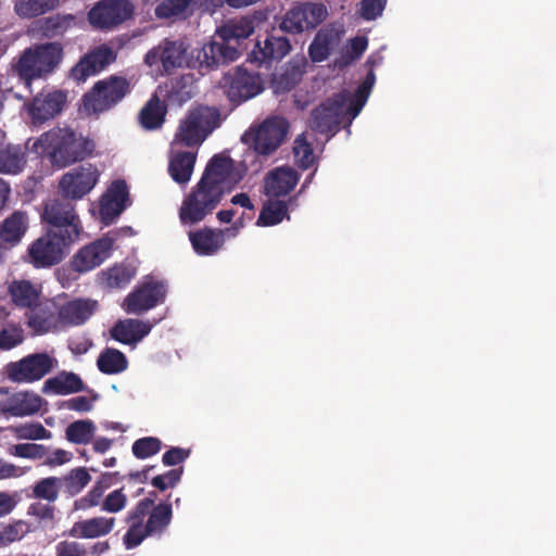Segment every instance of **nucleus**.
I'll return each mask as SVG.
<instances>
[{"mask_svg": "<svg viewBox=\"0 0 556 556\" xmlns=\"http://www.w3.org/2000/svg\"><path fill=\"white\" fill-rule=\"evenodd\" d=\"M56 361L46 352L26 355L5 366L9 380L16 383H31L42 379L54 367Z\"/></svg>", "mask_w": 556, "mask_h": 556, "instance_id": "1a4fd4ad", "label": "nucleus"}, {"mask_svg": "<svg viewBox=\"0 0 556 556\" xmlns=\"http://www.w3.org/2000/svg\"><path fill=\"white\" fill-rule=\"evenodd\" d=\"M106 195L118 204H124L125 208L130 202L128 186L123 179L115 180L109 188Z\"/></svg>", "mask_w": 556, "mask_h": 556, "instance_id": "e2e57ef3", "label": "nucleus"}, {"mask_svg": "<svg viewBox=\"0 0 556 556\" xmlns=\"http://www.w3.org/2000/svg\"><path fill=\"white\" fill-rule=\"evenodd\" d=\"M29 531L28 525L23 520L0 527V547L20 541Z\"/></svg>", "mask_w": 556, "mask_h": 556, "instance_id": "4d7b16f0", "label": "nucleus"}, {"mask_svg": "<svg viewBox=\"0 0 556 556\" xmlns=\"http://www.w3.org/2000/svg\"><path fill=\"white\" fill-rule=\"evenodd\" d=\"M388 0H362L357 8L358 16L364 21H375L380 17Z\"/></svg>", "mask_w": 556, "mask_h": 556, "instance_id": "13d9d810", "label": "nucleus"}, {"mask_svg": "<svg viewBox=\"0 0 556 556\" xmlns=\"http://www.w3.org/2000/svg\"><path fill=\"white\" fill-rule=\"evenodd\" d=\"M130 92V83L125 77L111 75L94 83L83 97L84 110L88 114H100L113 109Z\"/></svg>", "mask_w": 556, "mask_h": 556, "instance_id": "39448f33", "label": "nucleus"}, {"mask_svg": "<svg viewBox=\"0 0 556 556\" xmlns=\"http://www.w3.org/2000/svg\"><path fill=\"white\" fill-rule=\"evenodd\" d=\"M56 556H86L85 547L75 541H61L55 546Z\"/></svg>", "mask_w": 556, "mask_h": 556, "instance_id": "338daca9", "label": "nucleus"}, {"mask_svg": "<svg viewBox=\"0 0 556 556\" xmlns=\"http://www.w3.org/2000/svg\"><path fill=\"white\" fill-rule=\"evenodd\" d=\"M94 431L96 426L92 420H75L66 427L65 439L74 444H88L92 441Z\"/></svg>", "mask_w": 556, "mask_h": 556, "instance_id": "de8ad7c7", "label": "nucleus"}, {"mask_svg": "<svg viewBox=\"0 0 556 556\" xmlns=\"http://www.w3.org/2000/svg\"><path fill=\"white\" fill-rule=\"evenodd\" d=\"M46 224L48 225L46 232L70 245L74 244L79 239L84 230L78 214H71L68 216L65 214L62 218H59L53 214L52 220L47 222Z\"/></svg>", "mask_w": 556, "mask_h": 556, "instance_id": "a878e982", "label": "nucleus"}, {"mask_svg": "<svg viewBox=\"0 0 556 556\" xmlns=\"http://www.w3.org/2000/svg\"><path fill=\"white\" fill-rule=\"evenodd\" d=\"M100 173L96 166L80 165L62 175L58 189L61 197L76 201L87 195L97 185Z\"/></svg>", "mask_w": 556, "mask_h": 556, "instance_id": "4468645a", "label": "nucleus"}, {"mask_svg": "<svg viewBox=\"0 0 556 556\" xmlns=\"http://www.w3.org/2000/svg\"><path fill=\"white\" fill-rule=\"evenodd\" d=\"M64 58L62 43L56 41L35 43L21 54L15 70L20 78L29 83L53 74Z\"/></svg>", "mask_w": 556, "mask_h": 556, "instance_id": "f03ea898", "label": "nucleus"}, {"mask_svg": "<svg viewBox=\"0 0 556 556\" xmlns=\"http://www.w3.org/2000/svg\"><path fill=\"white\" fill-rule=\"evenodd\" d=\"M167 293L165 283L144 281L124 300V309L129 314H141L164 302Z\"/></svg>", "mask_w": 556, "mask_h": 556, "instance_id": "2eb2a0df", "label": "nucleus"}, {"mask_svg": "<svg viewBox=\"0 0 556 556\" xmlns=\"http://www.w3.org/2000/svg\"><path fill=\"white\" fill-rule=\"evenodd\" d=\"M232 169V160L222 154H215L207 163L202 179L226 189V180Z\"/></svg>", "mask_w": 556, "mask_h": 556, "instance_id": "4c0bfd02", "label": "nucleus"}, {"mask_svg": "<svg viewBox=\"0 0 556 556\" xmlns=\"http://www.w3.org/2000/svg\"><path fill=\"white\" fill-rule=\"evenodd\" d=\"M348 100L349 98L344 92L336 93L326 99L312 110L308 119L309 128L315 132L326 135L328 138L333 137L343 123Z\"/></svg>", "mask_w": 556, "mask_h": 556, "instance_id": "423d86ee", "label": "nucleus"}, {"mask_svg": "<svg viewBox=\"0 0 556 556\" xmlns=\"http://www.w3.org/2000/svg\"><path fill=\"white\" fill-rule=\"evenodd\" d=\"M153 504L154 500L152 497H144L128 511L126 522L129 528L123 536V543L127 549L137 547L146 539L144 519Z\"/></svg>", "mask_w": 556, "mask_h": 556, "instance_id": "412c9836", "label": "nucleus"}, {"mask_svg": "<svg viewBox=\"0 0 556 556\" xmlns=\"http://www.w3.org/2000/svg\"><path fill=\"white\" fill-rule=\"evenodd\" d=\"M194 0H163L155 8V15L159 18H170L186 14Z\"/></svg>", "mask_w": 556, "mask_h": 556, "instance_id": "5fc2aeb1", "label": "nucleus"}, {"mask_svg": "<svg viewBox=\"0 0 556 556\" xmlns=\"http://www.w3.org/2000/svg\"><path fill=\"white\" fill-rule=\"evenodd\" d=\"M67 97L61 90L39 92L33 100L25 104V109L34 125H41L59 115Z\"/></svg>", "mask_w": 556, "mask_h": 556, "instance_id": "aec40b11", "label": "nucleus"}, {"mask_svg": "<svg viewBox=\"0 0 556 556\" xmlns=\"http://www.w3.org/2000/svg\"><path fill=\"white\" fill-rule=\"evenodd\" d=\"M289 125L286 119L273 117L265 119L253 134H244L243 141L251 137L254 151L261 155L275 152L287 137Z\"/></svg>", "mask_w": 556, "mask_h": 556, "instance_id": "ddd939ff", "label": "nucleus"}, {"mask_svg": "<svg viewBox=\"0 0 556 556\" xmlns=\"http://www.w3.org/2000/svg\"><path fill=\"white\" fill-rule=\"evenodd\" d=\"M241 55L240 49L229 39L218 37L216 29L210 42L199 51L198 60L201 68L214 70L237 61Z\"/></svg>", "mask_w": 556, "mask_h": 556, "instance_id": "dca6fc26", "label": "nucleus"}, {"mask_svg": "<svg viewBox=\"0 0 556 556\" xmlns=\"http://www.w3.org/2000/svg\"><path fill=\"white\" fill-rule=\"evenodd\" d=\"M26 153L21 146L0 148V173L18 174L26 165Z\"/></svg>", "mask_w": 556, "mask_h": 556, "instance_id": "58836bf2", "label": "nucleus"}, {"mask_svg": "<svg viewBox=\"0 0 556 556\" xmlns=\"http://www.w3.org/2000/svg\"><path fill=\"white\" fill-rule=\"evenodd\" d=\"M112 248V239H97L77 250L70 260V267L79 275L87 274L109 258Z\"/></svg>", "mask_w": 556, "mask_h": 556, "instance_id": "f3484780", "label": "nucleus"}, {"mask_svg": "<svg viewBox=\"0 0 556 556\" xmlns=\"http://www.w3.org/2000/svg\"><path fill=\"white\" fill-rule=\"evenodd\" d=\"M151 325L139 319H124L117 321L111 329V337L123 343L134 344L141 341L151 331Z\"/></svg>", "mask_w": 556, "mask_h": 556, "instance_id": "cd10ccee", "label": "nucleus"}, {"mask_svg": "<svg viewBox=\"0 0 556 556\" xmlns=\"http://www.w3.org/2000/svg\"><path fill=\"white\" fill-rule=\"evenodd\" d=\"M162 441L156 437H143L132 443L131 452L138 459L156 455L162 448Z\"/></svg>", "mask_w": 556, "mask_h": 556, "instance_id": "603ef678", "label": "nucleus"}, {"mask_svg": "<svg viewBox=\"0 0 556 556\" xmlns=\"http://www.w3.org/2000/svg\"><path fill=\"white\" fill-rule=\"evenodd\" d=\"M42 399L33 392H17L0 403V412L14 417L31 416L38 413Z\"/></svg>", "mask_w": 556, "mask_h": 556, "instance_id": "b1692460", "label": "nucleus"}, {"mask_svg": "<svg viewBox=\"0 0 556 556\" xmlns=\"http://www.w3.org/2000/svg\"><path fill=\"white\" fill-rule=\"evenodd\" d=\"M12 302L21 308H33L39 303L40 290L28 280H14L9 286Z\"/></svg>", "mask_w": 556, "mask_h": 556, "instance_id": "e433bc0d", "label": "nucleus"}, {"mask_svg": "<svg viewBox=\"0 0 556 556\" xmlns=\"http://www.w3.org/2000/svg\"><path fill=\"white\" fill-rule=\"evenodd\" d=\"M219 116L216 108L198 105L190 109L179 122L172 147L195 148L198 151L206 137L218 126Z\"/></svg>", "mask_w": 556, "mask_h": 556, "instance_id": "7ed1b4c3", "label": "nucleus"}, {"mask_svg": "<svg viewBox=\"0 0 556 556\" xmlns=\"http://www.w3.org/2000/svg\"><path fill=\"white\" fill-rule=\"evenodd\" d=\"M24 341V330L18 324L9 323L0 330V351H9Z\"/></svg>", "mask_w": 556, "mask_h": 556, "instance_id": "6e6d98bb", "label": "nucleus"}, {"mask_svg": "<svg viewBox=\"0 0 556 556\" xmlns=\"http://www.w3.org/2000/svg\"><path fill=\"white\" fill-rule=\"evenodd\" d=\"M59 0H15L14 10L24 18L37 17L55 9Z\"/></svg>", "mask_w": 556, "mask_h": 556, "instance_id": "49530a36", "label": "nucleus"}, {"mask_svg": "<svg viewBox=\"0 0 556 556\" xmlns=\"http://www.w3.org/2000/svg\"><path fill=\"white\" fill-rule=\"evenodd\" d=\"M76 18L72 14H54L46 17L41 24L42 35L47 38L63 36L75 25Z\"/></svg>", "mask_w": 556, "mask_h": 556, "instance_id": "a18cd8bd", "label": "nucleus"}, {"mask_svg": "<svg viewBox=\"0 0 556 556\" xmlns=\"http://www.w3.org/2000/svg\"><path fill=\"white\" fill-rule=\"evenodd\" d=\"M98 302L90 299H76L61 306L59 318L64 325L79 326L85 324L97 311Z\"/></svg>", "mask_w": 556, "mask_h": 556, "instance_id": "bb28decb", "label": "nucleus"}, {"mask_svg": "<svg viewBox=\"0 0 556 556\" xmlns=\"http://www.w3.org/2000/svg\"><path fill=\"white\" fill-rule=\"evenodd\" d=\"M220 87L235 106L256 97L264 90L261 76L242 66H237L225 74L220 80Z\"/></svg>", "mask_w": 556, "mask_h": 556, "instance_id": "0eeeda50", "label": "nucleus"}, {"mask_svg": "<svg viewBox=\"0 0 556 556\" xmlns=\"http://www.w3.org/2000/svg\"><path fill=\"white\" fill-rule=\"evenodd\" d=\"M85 389L84 381L77 374L65 370L47 379L42 386L43 393H53L58 395L77 393Z\"/></svg>", "mask_w": 556, "mask_h": 556, "instance_id": "7c9ffc66", "label": "nucleus"}, {"mask_svg": "<svg viewBox=\"0 0 556 556\" xmlns=\"http://www.w3.org/2000/svg\"><path fill=\"white\" fill-rule=\"evenodd\" d=\"M299 174L291 167H276L264 178V193L269 198H280L289 194L299 182Z\"/></svg>", "mask_w": 556, "mask_h": 556, "instance_id": "5701e85b", "label": "nucleus"}, {"mask_svg": "<svg viewBox=\"0 0 556 556\" xmlns=\"http://www.w3.org/2000/svg\"><path fill=\"white\" fill-rule=\"evenodd\" d=\"M166 113V104L154 94L140 110L139 123L146 130L159 129L165 122Z\"/></svg>", "mask_w": 556, "mask_h": 556, "instance_id": "72a5a7b5", "label": "nucleus"}, {"mask_svg": "<svg viewBox=\"0 0 556 556\" xmlns=\"http://www.w3.org/2000/svg\"><path fill=\"white\" fill-rule=\"evenodd\" d=\"M12 431L20 440H48L52 437L40 422H26L14 427Z\"/></svg>", "mask_w": 556, "mask_h": 556, "instance_id": "864d4df0", "label": "nucleus"}, {"mask_svg": "<svg viewBox=\"0 0 556 556\" xmlns=\"http://www.w3.org/2000/svg\"><path fill=\"white\" fill-rule=\"evenodd\" d=\"M256 24L255 15H243L227 20L216 29L218 30V37L223 40L229 39L240 49L241 41L254 33Z\"/></svg>", "mask_w": 556, "mask_h": 556, "instance_id": "393cba45", "label": "nucleus"}, {"mask_svg": "<svg viewBox=\"0 0 556 556\" xmlns=\"http://www.w3.org/2000/svg\"><path fill=\"white\" fill-rule=\"evenodd\" d=\"M105 489L98 482L91 488V490L81 498L76 501V508L87 509L100 504Z\"/></svg>", "mask_w": 556, "mask_h": 556, "instance_id": "0e129e2a", "label": "nucleus"}, {"mask_svg": "<svg viewBox=\"0 0 556 556\" xmlns=\"http://www.w3.org/2000/svg\"><path fill=\"white\" fill-rule=\"evenodd\" d=\"M116 54L113 49L102 45L83 55L71 68L70 77L76 83H85L90 76H94L113 63Z\"/></svg>", "mask_w": 556, "mask_h": 556, "instance_id": "6ab92c4d", "label": "nucleus"}, {"mask_svg": "<svg viewBox=\"0 0 556 556\" xmlns=\"http://www.w3.org/2000/svg\"><path fill=\"white\" fill-rule=\"evenodd\" d=\"M198 151H178L172 153L168 162V173L177 184H187L193 173Z\"/></svg>", "mask_w": 556, "mask_h": 556, "instance_id": "2f4dec72", "label": "nucleus"}, {"mask_svg": "<svg viewBox=\"0 0 556 556\" xmlns=\"http://www.w3.org/2000/svg\"><path fill=\"white\" fill-rule=\"evenodd\" d=\"M225 188L202 178L192 187L179 208V219L185 226L195 225L212 214L225 195Z\"/></svg>", "mask_w": 556, "mask_h": 556, "instance_id": "20e7f679", "label": "nucleus"}, {"mask_svg": "<svg viewBox=\"0 0 556 556\" xmlns=\"http://www.w3.org/2000/svg\"><path fill=\"white\" fill-rule=\"evenodd\" d=\"M70 248V244L46 232L29 244L25 260L37 269L50 268L64 260Z\"/></svg>", "mask_w": 556, "mask_h": 556, "instance_id": "9b49d317", "label": "nucleus"}, {"mask_svg": "<svg viewBox=\"0 0 556 556\" xmlns=\"http://www.w3.org/2000/svg\"><path fill=\"white\" fill-rule=\"evenodd\" d=\"M115 525L113 517H93L74 523L70 534L80 539H96L109 534Z\"/></svg>", "mask_w": 556, "mask_h": 556, "instance_id": "c85d7f7f", "label": "nucleus"}, {"mask_svg": "<svg viewBox=\"0 0 556 556\" xmlns=\"http://www.w3.org/2000/svg\"><path fill=\"white\" fill-rule=\"evenodd\" d=\"M27 514L36 517L38 520H52L54 518V507L50 503L35 502L28 506Z\"/></svg>", "mask_w": 556, "mask_h": 556, "instance_id": "774afa93", "label": "nucleus"}, {"mask_svg": "<svg viewBox=\"0 0 556 556\" xmlns=\"http://www.w3.org/2000/svg\"><path fill=\"white\" fill-rule=\"evenodd\" d=\"M97 366L102 374L116 375L127 369L128 361L119 350L106 348L98 356Z\"/></svg>", "mask_w": 556, "mask_h": 556, "instance_id": "ea45409f", "label": "nucleus"}, {"mask_svg": "<svg viewBox=\"0 0 556 556\" xmlns=\"http://www.w3.org/2000/svg\"><path fill=\"white\" fill-rule=\"evenodd\" d=\"M28 229V215L14 211L0 224V239L12 247L18 244Z\"/></svg>", "mask_w": 556, "mask_h": 556, "instance_id": "c756f323", "label": "nucleus"}, {"mask_svg": "<svg viewBox=\"0 0 556 556\" xmlns=\"http://www.w3.org/2000/svg\"><path fill=\"white\" fill-rule=\"evenodd\" d=\"M149 66L160 64L163 72L173 74L176 70L188 66V46L181 40H162L144 55Z\"/></svg>", "mask_w": 556, "mask_h": 556, "instance_id": "f8f14e48", "label": "nucleus"}, {"mask_svg": "<svg viewBox=\"0 0 556 556\" xmlns=\"http://www.w3.org/2000/svg\"><path fill=\"white\" fill-rule=\"evenodd\" d=\"M293 154L296 165L302 169H307L315 163L313 147L303 135L295 139Z\"/></svg>", "mask_w": 556, "mask_h": 556, "instance_id": "3c124183", "label": "nucleus"}, {"mask_svg": "<svg viewBox=\"0 0 556 556\" xmlns=\"http://www.w3.org/2000/svg\"><path fill=\"white\" fill-rule=\"evenodd\" d=\"M285 218L289 219L288 205L281 200H268L258 215L256 224L258 226H275Z\"/></svg>", "mask_w": 556, "mask_h": 556, "instance_id": "37998d69", "label": "nucleus"}, {"mask_svg": "<svg viewBox=\"0 0 556 556\" xmlns=\"http://www.w3.org/2000/svg\"><path fill=\"white\" fill-rule=\"evenodd\" d=\"M125 210L124 204H118V202L113 201L106 194L103 197L100 204V217L101 220L109 225L114 222L116 217H118L123 211Z\"/></svg>", "mask_w": 556, "mask_h": 556, "instance_id": "bf43d9fd", "label": "nucleus"}, {"mask_svg": "<svg viewBox=\"0 0 556 556\" xmlns=\"http://www.w3.org/2000/svg\"><path fill=\"white\" fill-rule=\"evenodd\" d=\"M236 228L211 229L203 228L189 232V240L198 255H214L225 243L226 235L236 236Z\"/></svg>", "mask_w": 556, "mask_h": 556, "instance_id": "4be33fe9", "label": "nucleus"}, {"mask_svg": "<svg viewBox=\"0 0 556 556\" xmlns=\"http://www.w3.org/2000/svg\"><path fill=\"white\" fill-rule=\"evenodd\" d=\"M33 148L46 155L52 166L64 168L91 156L96 144L70 127L58 126L43 132Z\"/></svg>", "mask_w": 556, "mask_h": 556, "instance_id": "f257e3e1", "label": "nucleus"}, {"mask_svg": "<svg viewBox=\"0 0 556 556\" xmlns=\"http://www.w3.org/2000/svg\"><path fill=\"white\" fill-rule=\"evenodd\" d=\"M60 491L62 489L59 477L42 478L33 485V496L48 503L55 502Z\"/></svg>", "mask_w": 556, "mask_h": 556, "instance_id": "09e8293b", "label": "nucleus"}, {"mask_svg": "<svg viewBox=\"0 0 556 556\" xmlns=\"http://www.w3.org/2000/svg\"><path fill=\"white\" fill-rule=\"evenodd\" d=\"M134 12L130 0H100L88 12V21L97 29L112 30L131 18Z\"/></svg>", "mask_w": 556, "mask_h": 556, "instance_id": "9d476101", "label": "nucleus"}, {"mask_svg": "<svg viewBox=\"0 0 556 556\" xmlns=\"http://www.w3.org/2000/svg\"><path fill=\"white\" fill-rule=\"evenodd\" d=\"M53 214H55L59 218H62L65 216V214L68 216L71 214H77V212L75 204L70 199H64L62 197L61 199L58 198L49 200L45 204L42 220L45 223L51 222Z\"/></svg>", "mask_w": 556, "mask_h": 556, "instance_id": "8fccbe9b", "label": "nucleus"}, {"mask_svg": "<svg viewBox=\"0 0 556 556\" xmlns=\"http://www.w3.org/2000/svg\"><path fill=\"white\" fill-rule=\"evenodd\" d=\"M127 497L123 493V489L111 492L102 503V510L108 513H118L126 507Z\"/></svg>", "mask_w": 556, "mask_h": 556, "instance_id": "680f3d73", "label": "nucleus"}, {"mask_svg": "<svg viewBox=\"0 0 556 556\" xmlns=\"http://www.w3.org/2000/svg\"><path fill=\"white\" fill-rule=\"evenodd\" d=\"M29 309L27 314V326L35 334H43L58 328V321L60 320L59 314L56 315L48 306L36 304Z\"/></svg>", "mask_w": 556, "mask_h": 556, "instance_id": "473e14b6", "label": "nucleus"}, {"mask_svg": "<svg viewBox=\"0 0 556 556\" xmlns=\"http://www.w3.org/2000/svg\"><path fill=\"white\" fill-rule=\"evenodd\" d=\"M97 399V394H94L91 399L83 395L72 397L63 403V407L79 413L90 412L93 407V401Z\"/></svg>", "mask_w": 556, "mask_h": 556, "instance_id": "69168bd1", "label": "nucleus"}, {"mask_svg": "<svg viewBox=\"0 0 556 556\" xmlns=\"http://www.w3.org/2000/svg\"><path fill=\"white\" fill-rule=\"evenodd\" d=\"M173 517L172 504L162 502L151 507L146 522V538L161 535L169 526Z\"/></svg>", "mask_w": 556, "mask_h": 556, "instance_id": "c9c22d12", "label": "nucleus"}, {"mask_svg": "<svg viewBox=\"0 0 556 556\" xmlns=\"http://www.w3.org/2000/svg\"><path fill=\"white\" fill-rule=\"evenodd\" d=\"M59 479L62 492L73 497L79 494L89 484L91 476L86 467H77L71 469Z\"/></svg>", "mask_w": 556, "mask_h": 556, "instance_id": "a19ab883", "label": "nucleus"}, {"mask_svg": "<svg viewBox=\"0 0 556 556\" xmlns=\"http://www.w3.org/2000/svg\"><path fill=\"white\" fill-rule=\"evenodd\" d=\"M136 271L125 264H115L98 274V282L109 289H122L130 283Z\"/></svg>", "mask_w": 556, "mask_h": 556, "instance_id": "f704fd0d", "label": "nucleus"}, {"mask_svg": "<svg viewBox=\"0 0 556 556\" xmlns=\"http://www.w3.org/2000/svg\"><path fill=\"white\" fill-rule=\"evenodd\" d=\"M164 103L170 106H182L192 98V91L187 78L181 76L165 84Z\"/></svg>", "mask_w": 556, "mask_h": 556, "instance_id": "79ce46f5", "label": "nucleus"}, {"mask_svg": "<svg viewBox=\"0 0 556 556\" xmlns=\"http://www.w3.org/2000/svg\"><path fill=\"white\" fill-rule=\"evenodd\" d=\"M182 472L184 469L181 467L170 469L163 475L155 476L151 483L160 491H165L167 488H174L180 481Z\"/></svg>", "mask_w": 556, "mask_h": 556, "instance_id": "052dcab7", "label": "nucleus"}, {"mask_svg": "<svg viewBox=\"0 0 556 556\" xmlns=\"http://www.w3.org/2000/svg\"><path fill=\"white\" fill-rule=\"evenodd\" d=\"M328 15L325 4L303 2L294 5L281 17L278 29L280 33L301 34L321 24Z\"/></svg>", "mask_w": 556, "mask_h": 556, "instance_id": "6e6552de", "label": "nucleus"}, {"mask_svg": "<svg viewBox=\"0 0 556 556\" xmlns=\"http://www.w3.org/2000/svg\"><path fill=\"white\" fill-rule=\"evenodd\" d=\"M278 31V27H273L263 43L256 41L249 55L250 62L257 63L260 67L265 65L268 68L273 62H279L289 54L291 51L290 40L286 36L279 35Z\"/></svg>", "mask_w": 556, "mask_h": 556, "instance_id": "a211bd4d", "label": "nucleus"}, {"mask_svg": "<svg viewBox=\"0 0 556 556\" xmlns=\"http://www.w3.org/2000/svg\"><path fill=\"white\" fill-rule=\"evenodd\" d=\"M334 34L332 30L320 29L308 47V55L315 63L328 59L332 50Z\"/></svg>", "mask_w": 556, "mask_h": 556, "instance_id": "c03bdc74", "label": "nucleus"}]
</instances>
